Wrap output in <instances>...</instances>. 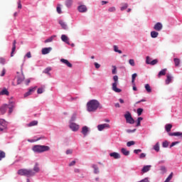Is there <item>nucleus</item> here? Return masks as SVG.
<instances>
[{
  "instance_id": "46",
  "label": "nucleus",
  "mask_w": 182,
  "mask_h": 182,
  "mask_svg": "<svg viewBox=\"0 0 182 182\" xmlns=\"http://www.w3.org/2000/svg\"><path fill=\"white\" fill-rule=\"evenodd\" d=\"M129 5L127 4H124L122 7H121V11H125V9H127Z\"/></svg>"
},
{
  "instance_id": "25",
  "label": "nucleus",
  "mask_w": 182,
  "mask_h": 182,
  "mask_svg": "<svg viewBox=\"0 0 182 182\" xmlns=\"http://www.w3.org/2000/svg\"><path fill=\"white\" fill-rule=\"evenodd\" d=\"M166 72H167L166 68L161 70L158 74V77H161V76H164Z\"/></svg>"
},
{
  "instance_id": "24",
  "label": "nucleus",
  "mask_w": 182,
  "mask_h": 182,
  "mask_svg": "<svg viewBox=\"0 0 182 182\" xmlns=\"http://www.w3.org/2000/svg\"><path fill=\"white\" fill-rule=\"evenodd\" d=\"M59 24L63 28V29H65V30L68 29V24H66V23H65V21L60 20L59 21Z\"/></svg>"
},
{
  "instance_id": "26",
  "label": "nucleus",
  "mask_w": 182,
  "mask_h": 182,
  "mask_svg": "<svg viewBox=\"0 0 182 182\" xmlns=\"http://www.w3.org/2000/svg\"><path fill=\"white\" fill-rule=\"evenodd\" d=\"M121 153H122V154H124V156H129V154H130V151H127V149H126V148H122L121 149Z\"/></svg>"
},
{
  "instance_id": "33",
  "label": "nucleus",
  "mask_w": 182,
  "mask_h": 182,
  "mask_svg": "<svg viewBox=\"0 0 182 182\" xmlns=\"http://www.w3.org/2000/svg\"><path fill=\"white\" fill-rule=\"evenodd\" d=\"M113 48H114V50L117 53H119V54L123 53V52H122L121 50H119V47L117 46H114Z\"/></svg>"
},
{
  "instance_id": "45",
  "label": "nucleus",
  "mask_w": 182,
  "mask_h": 182,
  "mask_svg": "<svg viewBox=\"0 0 182 182\" xmlns=\"http://www.w3.org/2000/svg\"><path fill=\"white\" fill-rule=\"evenodd\" d=\"M116 11V7L112 6V7H109L108 9V12H115Z\"/></svg>"
},
{
  "instance_id": "63",
  "label": "nucleus",
  "mask_w": 182,
  "mask_h": 182,
  "mask_svg": "<svg viewBox=\"0 0 182 182\" xmlns=\"http://www.w3.org/2000/svg\"><path fill=\"white\" fill-rule=\"evenodd\" d=\"M175 136L177 137L182 136V132H175Z\"/></svg>"
},
{
  "instance_id": "31",
  "label": "nucleus",
  "mask_w": 182,
  "mask_h": 182,
  "mask_svg": "<svg viewBox=\"0 0 182 182\" xmlns=\"http://www.w3.org/2000/svg\"><path fill=\"white\" fill-rule=\"evenodd\" d=\"M145 89L148 93H151V87H150V85L146 84Z\"/></svg>"
},
{
  "instance_id": "17",
  "label": "nucleus",
  "mask_w": 182,
  "mask_h": 182,
  "mask_svg": "<svg viewBox=\"0 0 182 182\" xmlns=\"http://www.w3.org/2000/svg\"><path fill=\"white\" fill-rule=\"evenodd\" d=\"M61 40L63 41V42H65V43H67L68 45H70V43H69V38L67 37L66 35L63 34L61 36Z\"/></svg>"
},
{
  "instance_id": "58",
  "label": "nucleus",
  "mask_w": 182,
  "mask_h": 182,
  "mask_svg": "<svg viewBox=\"0 0 182 182\" xmlns=\"http://www.w3.org/2000/svg\"><path fill=\"white\" fill-rule=\"evenodd\" d=\"M18 9H22V4H21V0L18 1Z\"/></svg>"
},
{
  "instance_id": "4",
  "label": "nucleus",
  "mask_w": 182,
  "mask_h": 182,
  "mask_svg": "<svg viewBox=\"0 0 182 182\" xmlns=\"http://www.w3.org/2000/svg\"><path fill=\"white\" fill-rule=\"evenodd\" d=\"M32 150L34 153H43V151H46V146L35 145L33 146Z\"/></svg>"
},
{
  "instance_id": "19",
  "label": "nucleus",
  "mask_w": 182,
  "mask_h": 182,
  "mask_svg": "<svg viewBox=\"0 0 182 182\" xmlns=\"http://www.w3.org/2000/svg\"><path fill=\"white\" fill-rule=\"evenodd\" d=\"M23 80H25V77L23 74H21L17 77V85H21V82H23Z\"/></svg>"
},
{
  "instance_id": "11",
  "label": "nucleus",
  "mask_w": 182,
  "mask_h": 182,
  "mask_svg": "<svg viewBox=\"0 0 182 182\" xmlns=\"http://www.w3.org/2000/svg\"><path fill=\"white\" fill-rule=\"evenodd\" d=\"M90 132V129L87 126H84L82 128L81 133L83 134L84 137L87 136V134Z\"/></svg>"
},
{
  "instance_id": "57",
  "label": "nucleus",
  "mask_w": 182,
  "mask_h": 182,
  "mask_svg": "<svg viewBox=\"0 0 182 182\" xmlns=\"http://www.w3.org/2000/svg\"><path fill=\"white\" fill-rule=\"evenodd\" d=\"M134 153L135 154H139V153H141V149H135L134 150Z\"/></svg>"
},
{
  "instance_id": "8",
  "label": "nucleus",
  "mask_w": 182,
  "mask_h": 182,
  "mask_svg": "<svg viewBox=\"0 0 182 182\" xmlns=\"http://www.w3.org/2000/svg\"><path fill=\"white\" fill-rule=\"evenodd\" d=\"M38 87H31L28 89V91L24 94V97H28V96H31L32 93H34V92H36V89Z\"/></svg>"
},
{
  "instance_id": "16",
  "label": "nucleus",
  "mask_w": 182,
  "mask_h": 182,
  "mask_svg": "<svg viewBox=\"0 0 182 182\" xmlns=\"http://www.w3.org/2000/svg\"><path fill=\"white\" fill-rule=\"evenodd\" d=\"M110 157H113V159H115L116 160L120 159V154L117 152H112L109 154Z\"/></svg>"
},
{
  "instance_id": "42",
  "label": "nucleus",
  "mask_w": 182,
  "mask_h": 182,
  "mask_svg": "<svg viewBox=\"0 0 182 182\" xmlns=\"http://www.w3.org/2000/svg\"><path fill=\"white\" fill-rule=\"evenodd\" d=\"M2 159H5V153L4 151H0V161L2 160Z\"/></svg>"
},
{
  "instance_id": "6",
  "label": "nucleus",
  "mask_w": 182,
  "mask_h": 182,
  "mask_svg": "<svg viewBox=\"0 0 182 182\" xmlns=\"http://www.w3.org/2000/svg\"><path fill=\"white\" fill-rule=\"evenodd\" d=\"M69 128L72 132H77L80 129V126L75 122H69Z\"/></svg>"
},
{
  "instance_id": "61",
  "label": "nucleus",
  "mask_w": 182,
  "mask_h": 182,
  "mask_svg": "<svg viewBox=\"0 0 182 182\" xmlns=\"http://www.w3.org/2000/svg\"><path fill=\"white\" fill-rule=\"evenodd\" d=\"M144 157H146V154H144V153H141L139 155V159H144Z\"/></svg>"
},
{
  "instance_id": "40",
  "label": "nucleus",
  "mask_w": 182,
  "mask_h": 182,
  "mask_svg": "<svg viewBox=\"0 0 182 182\" xmlns=\"http://www.w3.org/2000/svg\"><path fill=\"white\" fill-rule=\"evenodd\" d=\"M136 113L138 116H141V113H143V109L142 108H138L136 109Z\"/></svg>"
},
{
  "instance_id": "47",
  "label": "nucleus",
  "mask_w": 182,
  "mask_h": 182,
  "mask_svg": "<svg viewBox=\"0 0 182 182\" xmlns=\"http://www.w3.org/2000/svg\"><path fill=\"white\" fill-rule=\"evenodd\" d=\"M159 60L157 59L153 60L152 61H151V65L152 66H154V65H157Z\"/></svg>"
},
{
  "instance_id": "23",
  "label": "nucleus",
  "mask_w": 182,
  "mask_h": 182,
  "mask_svg": "<svg viewBox=\"0 0 182 182\" xmlns=\"http://www.w3.org/2000/svg\"><path fill=\"white\" fill-rule=\"evenodd\" d=\"M172 127H173V125H171V124H166L165 125L166 132H167V133H170V132H171Z\"/></svg>"
},
{
  "instance_id": "52",
  "label": "nucleus",
  "mask_w": 182,
  "mask_h": 182,
  "mask_svg": "<svg viewBox=\"0 0 182 182\" xmlns=\"http://www.w3.org/2000/svg\"><path fill=\"white\" fill-rule=\"evenodd\" d=\"M129 65H131V66H134V65H135L134 60V59H130L129 60Z\"/></svg>"
},
{
  "instance_id": "60",
  "label": "nucleus",
  "mask_w": 182,
  "mask_h": 182,
  "mask_svg": "<svg viewBox=\"0 0 182 182\" xmlns=\"http://www.w3.org/2000/svg\"><path fill=\"white\" fill-rule=\"evenodd\" d=\"M52 50V47L46 48V54L50 53Z\"/></svg>"
},
{
  "instance_id": "38",
  "label": "nucleus",
  "mask_w": 182,
  "mask_h": 182,
  "mask_svg": "<svg viewBox=\"0 0 182 182\" xmlns=\"http://www.w3.org/2000/svg\"><path fill=\"white\" fill-rule=\"evenodd\" d=\"M136 144V142L134 141H129L127 143V147H131V146H134Z\"/></svg>"
},
{
  "instance_id": "10",
  "label": "nucleus",
  "mask_w": 182,
  "mask_h": 182,
  "mask_svg": "<svg viewBox=\"0 0 182 182\" xmlns=\"http://www.w3.org/2000/svg\"><path fill=\"white\" fill-rule=\"evenodd\" d=\"M97 129L99 132H102L105 130V129H110V125L109 124H99L97 126Z\"/></svg>"
},
{
  "instance_id": "51",
  "label": "nucleus",
  "mask_w": 182,
  "mask_h": 182,
  "mask_svg": "<svg viewBox=\"0 0 182 182\" xmlns=\"http://www.w3.org/2000/svg\"><path fill=\"white\" fill-rule=\"evenodd\" d=\"M178 143L180 142L179 141L172 142L171 144L170 145V149H171V147H174V146H176V144H178Z\"/></svg>"
},
{
  "instance_id": "64",
  "label": "nucleus",
  "mask_w": 182,
  "mask_h": 182,
  "mask_svg": "<svg viewBox=\"0 0 182 182\" xmlns=\"http://www.w3.org/2000/svg\"><path fill=\"white\" fill-rule=\"evenodd\" d=\"M42 55H46V48L42 49Z\"/></svg>"
},
{
  "instance_id": "35",
  "label": "nucleus",
  "mask_w": 182,
  "mask_h": 182,
  "mask_svg": "<svg viewBox=\"0 0 182 182\" xmlns=\"http://www.w3.org/2000/svg\"><path fill=\"white\" fill-rule=\"evenodd\" d=\"M56 10H57L58 14H62V5L58 4Z\"/></svg>"
},
{
  "instance_id": "12",
  "label": "nucleus",
  "mask_w": 182,
  "mask_h": 182,
  "mask_svg": "<svg viewBox=\"0 0 182 182\" xmlns=\"http://www.w3.org/2000/svg\"><path fill=\"white\" fill-rule=\"evenodd\" d=\"M78 12H80L81 14H85V12H87V7L85 5H80L77 7Z\"/></svg>"
},
{
  "instance_id": "50",
  "label": "nucleus",
  "mask_w": 182,
  "mask_h": 182,
  "mask_svg": "<svg viewBox=\"0 0 182 182\" xmlns=\"http://www.w3.org/2000/svg\"><path fill=\"white\" fill-rule=\"evenodd\" d=\"M6 62V60H5V58H0V63L1 65H5V63Z\"/></svg>"
},
{
  "instance_id": "30",
  "label": "nucleus",
  "mask_w": 182,
  "mask_h": 182,
  "mask_svg": "<svg viewBox=\"0 0 182 182\" xmlns=\"http://www.w3.org/2000/svg\"><path fill=\"white\" fill-rule=\"evenodd\" d=\"M159 36V32L157 31H151V38H156Z\"/></svg>"
},
{
  "instance_id": "22",
  "label": "nucleus",
  "mask_w": 182,
  "mask_h": 182,
  "mask_svg": "<svg viewBox=\"0 0 182 182\" xmlns=\"http://www.w3.org/2000/svg\"><path fill=\"white\" fill-rule=\"evenodd\" d=\"M2 95H6V96H9V92L6 88H4L1 92H0V96Z\"/></svg>"
},
{
  "instance_id": "18",
  "label": "nucleus",
  "mask_w": 182,
  "mask_h": 182,
  "mask_svg": "<svg viewBox=\"0 0 182 182\" xmlns=\"http://www.w3.org/2000/svg\"><path fill=\"white\" fill-rule=\"evenodd\" d=\"M172 80H173V76H171V75L170 74H168L166 75V85H170Z\"/></svg>"
},
{
  "instance_id": "41",
  "label": "nucleus",
  "mask_w": 182,
  "mask_h": 182,
  "mask_svg": "<svg viewBox=\"0 0 182 182\" xmlns=\"http://www.w3.org/2000/svg\"><path fill=\"white\" fill-rule=\"evenodd\" d=\"M15 50H16V46H13L11 53V57H14V53H15Z\"/></svg>"
},
{
  "instance_id": "39",
  "label": "nucleus",
  "mask_w": 182,
  "mask_h": 182,
  "mask_svg": "<svg viewBox=\"0 0 182 182\" xmlns=\"http://www.w3.org/2000/svg\"><path fill=\"white\" fill-rule=\"evenodd\" d=\"M76 120V114H74L72 117L71 119L69 121V123H73Z\"/></svg>"
},
{
  "instance_id": "3",
  "label": "nucleus",
  "mask_w": 182,
  "mask_h": 182,
  "mask_svg": "<svg viewBox=\"0 0 182 182\" xmlns=\"http://www.w3.org/2000/svg\"><path fill=\"white\" fill-rule=\"evenodd\" d=\"M18 174L19 176H26V177H32V176H35V172L31 169H20L18 171Z\"/></svg>"
},
{
  "instance_id": "15",
  "label": "nucleus",
  "mask_w": 182,
  "mask_h": 182,
  "mask_svg": "<svg viewBox=\"0 0 182 182\" xmlns=\"http://www.w3.org/2000/svg\"><path fill=\"white\" fill-rule=\"evenodd\" d=\"M60 62L63 63L64 65H66L68 68H72V63L69 62V60L65 59V58H61Z\"/></svg>"
},
{
  "instance_id": "21",
  "label": "nucleus",
  "mask_w": 182,
  "mask_h": 182,
  "mask_svg": "<svg viewBox=\"0 0 182 182\" xmlns=\"http://www.w3.org/2000/svg\"><path fill=\"white\" fill-rule=\"evenodd\" d=\"M150 168H151V166L150 165H146L143 167L141 169L142 173H147V171H150Z\"/></svg>"
},
{
  "instance_id": "7",
  "label": "nucleus",
  "mask_w": 182,
  "mask_h": 182,
  "mask_svg": "<svg viewBox=\"0 0 182 182\" xmlns=\"http://www.w3.org/2000/svg\"><path fill=\"white\" fill-rule=\"evenodd\" d=\"M8 127V122L5 121V119H0V132H4V130H6Z\"/></svg>"
},
{
  "instance_id": "1",
  "label": "nucleus",
  "mask_w": 182,
  "mask_h": 182,
  "mask_svg": "<svg viewBox=\"0 0 182 182\" xmlns=\"http://www.w3.org/2000/svg\"><path fill=\"white\" fill-rule=\"evenodd\" d=\"M102 107H103L97 100H91L87 103V110L90 112H95L97 109H102Z\"/></svg>"
},
{
  "instance_id": "37",
  "label": "nucleus",
  "mask_w": 182,
  "mask_h": 182,
  "mask_svg": "<svg viewBox=\"0 0 182 182\" xmlns=\"http://www.w3.org/2000/svg\"><path fill=\"white\" fill-rule=\"evenodd\" d=\"M171 178H173V172L166 178L164 182H170Z\"/></svg>"
},
{
  "instance_id": "20",
  "label": "nucleus",
  "mask_w": 182,
  "mask_h": 182,
  "mask_svg": "<svg viewBox=\"0 0 182 182\" xmlns=\"http://www.w3.org/2000/svg\"><path fill=\"white\" fill-rule=\"evenodd\" d=\"M65 5L68 8H72V5H73V0H65Z\"/></svg>"
},
{
  "instance_id": "59",
  "label": "nucleus",
  "mask_w": 182,
  "mask_h": 182,
  "mask_svg": "<svg viewBox=\"0 0 182 182\" xmlns=\"http://www.w3.org/2000/svg\"><path fill=\"white\" fill-rule=\"evenodd\" d=\"M65 153L66 154H72L73 153V150L68 149Z\"/></svg>"
},
{
  "instance_id": "49",
  "label": "nucleus",
  "mask_w": 182,
  "mask_h": 182,
  "mask_svg": "<svg viewBox=\"0 0 182 182\" xmlns=\"http://www.w3.org/2000/svg\"><path fill=\"white\" fill-rule=\"evenodd\" d=\"M162 147H168V142L167 141H164L162 144Z\"/></svg>"
},
{
  "instance_id": "44",
  "label": "nucleus",
  "mask_w": 182,
  "mask_h": 182,
  "mask_svg": "<svg viewBox=\"0 0 182 182\" xmlns=\"http://www.w3.org/2000/svg\"><path fill=\"white\" fill-rule=\"evenodd\" d=\"M33 171L35 173H39V167L38 166V164H36L33 168Z\"/></svg>"
},
{
  "instance_id": "2",
  "label": "nucleus",
  "mask_w": 182,
  "mask_h": 182,
  "mask_svg": "<svg viewBox=\"0 0 182 182\" xmlns=\"http://www.w3.org/2000/svg\"><path fill=\"white\" fill-rule=\"evenodd\" d=\"M113 80L114 82L112 85V89L113 92H115V93H120L122 92V89L117 87V85H119V76L114 75Z\"/></svg>"
},
{
  "instance_id": "27",
  "label": "nucleus",
  "mask_w": 182,
  "mask_h": 182,
  "mask_svg": "<svg viewBox=\"0 0 182 182\" xmlns=\"http://www.w3.org/2000/svg\"><path fill=\"white\" fill-rule=\"evenodd\" d=\"M173 62L176 68H178L180 66V59L179 58H173Z\"/></svg>"
},
{
  "instance_id": "32",
  "label": "nucleus",
  "mask_w": 182,
  "mask_h": 182,
  "mask_svg": "<svg viewBox=\"0 0 182 182\" xmlns=\"http://www.w3.org/2000/svg\"><path fill=\"white\" fill-rule=\"evenodd\" d=\"M112 75H117V68L116 65H112Z\"/></svg>"
},
{
  "instance_id": "62",
  "label": "nucleus",
  "mask_w": 182,
  "mask_h": 182,
  "mask_svg": "<svg viewBox=\"0 0 182 182\" xmlns=\"http://www.w3.org/2000/svg\"><path fill=\"white\" fill-rule=\"evenodd\" d=\"M94 65H95L96 69H99L100 68V64H99L97 63H95Z\"/></svg>"
},
{
  "instance_id": "36",
  "label": "nucleus",
  "mask_w": 182,
  "mask_h": 182,
  "mask_svg": "<svg viewBox=\"0 0 182 182\" xmlns=\"http://www.w3.org/2000/svg\"><path fill=\"white\" fill-rule=\"evenodd\" d=\"M136 77H137V73H134L132 75V85H134V80H136Z\"/></svg>"
},
{
  "instance_id": "55",
  "label": "nucleus",
  "mask_w": 182,
  "mask_h": 182,
  "mask_svg": "<svg viewBox=\"0 0 182 182\" xmlns=\"http://www.w3.org/2000/svg\"><path fill=\"white\" fill-rule=\"evenodd\" d=\"M37 93L38 95H41V94L43 93V88H38V90H37Z\"/></svg>"
},
{
  "instance_id": "56",
  "label": "nucleus",
  "mask_w": 182,
  "mask_h": 182,
  "mask_svg": "<svg viewBox=\"0 0 182 182\" xmlns=\"http://www.w3.org/2000/svg\"><path fill=\"white\" fill-rule=\"evenodd\" d=\"M136 129H127V133H134L136 132Z\"/></svg>"
},
{
  "instance_id": "29",
  "label": "nucleus",
  "mask_w": 182,
  "mask_h": 182,
  "mask_svg": "<svg viewBox=\"0 0 182 182\" xmlns=\"http://www.w3.org/2000/svg\"><path fill=\"white\" fill-rule=\"evenodd\" d=\"M37 125H38V121H32L31 122L27 124L28 127H32L33 126H37Z\"/></svg>"
},
{
  "instance_id": "13",
  "label": "nucleus",
  "mask_w": 182,
  "mask_h": 182,
  "mask_svg": "<svg viewBox=\"0 0 182 182\" xmlns=\"http://www.w3.org/2000/svg\"><path fill=\"white\" fill-rule=\"evenodd\" d=\"M154 29L158 32H160V31L163 29V24H161L160 22L156 23L154 26Z\"/></svg>"
},
{
  "instance_id": "43",
  "label": "nucleus",
  "mask_w": 182,
  "mask_h": 182,
  "mask_svg": "<svg viewBox=\"0 0 182 182\" xmlns=\"http://www.w3.org/2000/svg\"><path fill=\"white\" fill-rule=\"evenodd\" d=\"M146 65H151V58H150V57H149V56L146 57Z\"/></svg>"
},
{
  "instance_id": "14",
  "label": "nucleus",
  "mask_w": 182,
  "mask_h": 182,
  "mask_svg": "<svg viewBox=\"0 0 182 182\" xmlns=\"http://www.w3.org/2000/svg\"><path fill=\"white\" fill-rule=\"evenodd\" d=\"M8 109V105L4 104L0 107V112L1 114H5L6 113V109Z\"/></svg>"
},
{
  "instance_id": "48",
  "label": "nucleus",
  "mask_w": 182,
  "mask_h": 182,
  "mask_svg": "<svg viewBox=\"0 0 182 182\" xmlns=\"http://www.w3.org/2000/svg\"><path fill=\"white\" fill-rule=\"evenodd\" d=\"M55 36H53L50 38H48L47 40H46V42L48 43V42H52V41H53V39H55Z\"/></svg>"
},
{
  "instance_id": "9",
  "label": "nucleus",
  "mask_w": 182,
  "mask_h": 182,
  "mask_svg": "<svg viewBox=\"0 0 182 182\" xmlns=\"http://www.w3.org/2000/svg\"><path fill=\"white\" fill-rule=\"evenodd\" d=\"M91 168H92L94 174H100V169L99 168V166H97V164H92Z\"/></svg>"
},
{
  "instance_id": "28",
  "label": "nucleus",
  "mask_w": 182,
  "mask_h": 182,
  "mask_svg": "<svg viewBox=\"0 0 182 182\" xmlns=\"http://www.w3.org/2000/svg\"><path fill=\"white\" fill-rule=\"evenodd\" d=\"M154 150L155 151L159 152L160 151V144L157 142L154 146Z\"/></svg>"
},
{
  "instance_id": "53",
  "label": "nucleus",
  "mask_w": 182,
  "mask_h": 182,
  "mask_svg": "<svg viewBox=\"0 0 182 182\" xmlns=\"http://www.w3.org/2000/svg\"><path fill=\"white\" fill-rule=\"evenodd\" d=\"M50 70H52V68L50 67H48V68H46V74L48 76H50V74L49 73V72H50Z\"/></svg>"
},
{
  "instance_id": "34",
  "label": "nucleus",
  "mask_w": 182,
  "mask_h": 182,
  "mask_svg": "<svg viewBox=\"0 0 182 182\" xmlns=\"http://www.w3.org/2000/svg\"><path fill=\"white\" fill-rule=\"evenodd\" d=\"M141 120H143V117H138V119H137V123H136V127H139L141 126Z\"/></svg>"
},
{
  "instance_id": "5",
  "label": "nucleus",
  "mask_w": 182,
  "mask_h": 182,
  "mask_svg": "<svg viewBox=\"0 0 182 182\" xmlns=\"http://www.w3.org/2000/svg\"><path fill=\"white\" fill-rule=\"evenodd\" d=\"M124 116L127 123H129V124H134V119H133L130 112H127Z\"/></svg>"
},
{
  "instance_id": "54",
  "label": "nucleus",
  "mask_w": 182,
  "mask_h": 182,
  "mask_svg": "<svg viewBox=\"0 0 182 182\" xmlns=\"http://www.w3.org/2000/svg\"><path fill=\"white\" fill-rule=\"evenodd\" d=\"M26 58H28V59H31V58H32V54H31V52H28L26 54Z\"/></svg>"
}]
</instances>
